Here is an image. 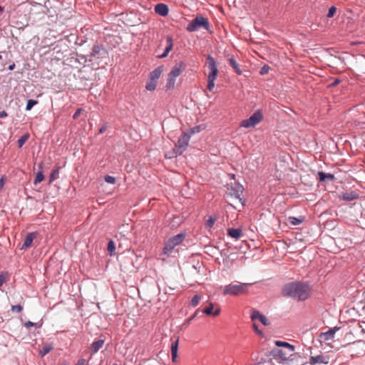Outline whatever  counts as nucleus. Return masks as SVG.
I'll return each mask as SVG.
<instances>
[{
  "label": "nucleus",
  "mask_w": 365,
  "mask_h": 365,
  "mask_svg": "<svg viewBox=\"0 0 365 365\" xmlns=\"http://www.w3.org/2000/svg\"><path fill=\"white\" fill-rule=\"evenodd\" d=\"M282 295L297 302H304L312 294V287L309 282L294 280L286 283L282 288Z\"/></svg>",
  "instance_id": "obj_1"
},
{
  "label": "nucleus",
  "mask_w": 365,
  "mask_h": 365,
  "mask_svg": "<svg viewBox=\"0 0 365 365\" xmlns=\"http://www.w3.org/2000/svg\"><path fill=\"white\" fill-rule=\"evenodd\" d=\"M255 284V282L252 283H243L238 282L237 284L230 283L224 287L223 289V295H231V296H237L240 294H246L249 292V288Z\"/></svg>",
  "instance_id": "obj_2"
},
{
  "label": "nucleus",
  "mask_w": 365,
  "mask_h": 365,
  "mask_svg": "<svg viewBox=\"0 0 365 365\" xmlns=\"http://www.w3.org/2000/svg\"><path fill=\"white\" fill-rule=\"evenodd\" d=\"M190 137L185 131L182 132L178 138V141L175 143V148L170 152L168 158L181 155L186 150L189 145ZM168 158V156H166Z\"/></svg>",
  "instance_id": "obj_3"
},
{
  "label": "nucleus",
  "mask_w": 365,
  "mask_h": 365,
  "mask_svg": "<svg viewBox=\"0 0 365 365\" xmlns=\"http://www.w3.org/2000/svg\"><path fill=\"white\" fill-rule=\"evenodd\" d=\"M203 28L207 31L210 29V23L207 19L202 16H197L194 18L187 26L186 29L189 32H193Z\"/></svg>",
  "instance_id": "obj_4"
},
{
  "label": "nucleus",
  "mask_w": 365,
  "mask_h": 365,
  "mask_svg": "<svg viewBox=\"0 0 365 365\" xmlns=\"http://www.w3.org/2000/svg\"><path fill=\"white\" fill-rule=\"evenodd\" d=\"M263 119V113L261 109H257L248 118L243 120L240 125L245 128H254Z\"/></svg>",
  "instance_id": "obj_5"
},
{
  "label": "nucleus",
  "mask_w": 365,
  "mask_h": 365,
  "mask_svg": "<svg viewBox=\"0 0 365 365\" xmlns=\"http://www.w3.org/2000/svg\"><path fill=\"white\" fill-rule=\"evenodd\" d=\"M227 189L229 195L238 199L241 202L242 205L245 206V202L241 197L244 191V187L242 184L236 182H230L227 184Z\"/></svg>",
  "instance_id": "obj_6"
},
{
  "label": "nucleus",
  "mask_w": 365,
  "mask_h": 365,
  "mask_svg": "<svg viewBox=\"0 0 365 365\" xmlns=\"http://www.w3.org/2000/svg\"><path fill=\"white\" fill-rule=\"evenodd\" d=\"M206 63L210 70L207 77L217 78L219 73L217 68V63L215 58L211 55L208 54L206 57Z\"/></svg>",
  "instance_id": "obj_7"
},
{
  "label": "nucleus",
  "mask_w": 365,
  "mask_h": 365,
  "mask_svg": "<svg viewBox=\"0 0 365 365\" xmlns=\"http://www.w3.org/2000/svg\"><path fill=\"white\" fill-rule=\"evenodd\" d=\"M186 64L184 61H180L178 62L171 69L168 73V76L176 79L185 69Z\"/></svg>",
  "instance_id": "obj_8"
},
{
  "label": "nucleus",
  "mask_w": 365,
  "mask_h": 365,
  "mask_svg": "<svg viewBox=\"0 0 365 365\" xmlns=\"http://www.w3.org/2000/svg\"><path fill=\"white\" fill-rule=\"evenodd\" d=\"M106 58L108 57L107 50L101 45L93 46V58Z\"/></svg>",
  "instance_id": "obj_9"
},
{
  "label": "nucleus",
  "mask_w": 365,
  "mask_h": 365,
  "mask_svg": "<svg viewBox=\"0 0 365 365\" xmlns=\"http://www.w3.org/2000/svg\"><path fill=\"white\" fill-rule=\"evenodd\" d=\"M329 362V357L324 354H319L317 356H312L309 359V364L311 365L317 364H327Z\"/></svg>",
  "instance_id": "obj_10"
},
{
  "label": "nucleus",
  "mask_w": 365,
  "mask_h": 365,
  "mask_svg": "<svg viewBox=\"0 0 365 365\" xmlns=\"http://www.w3.org/2000/svg\"><path fill=\"white\" fill-rule=\"evenodd\" d=\"M173 48V38L172 36H166V46L162 54H160L157 56L158 58H166L169 53L172 51Z\"/></svg>",
  "instance_id": "obj_11"
},
{
  "label": "nucleus",
  "mask_w": 365,
  "mask_h": 365,
  "mask_svg": "<svg viewBox=\"0 0 365 365\" xmlns=\"http://www.w3.org/2000/svg\"><path fill=\"white\" fill-rule=\"evenodd\" d=\"M155 12L161 16H166L169 13V7L167 4L163 3H158L154 7Z\"/></svg>",
  "instance_id": "obj_12"
},
{
  "label": "nucleus",
  "mask_w": 365,
  "mask_h": 365,
  "mask_svg": "<svg viewBox=\"0 0 365 365\" xmlns=\"http://www.w3.org/2000/svg\"><path fill=\"white\" fill-rule=\"evenodd\" d=\"M269 355L274 358H280L283 361H288L291 360L289 357L285 356L283 351L279 348L272 349L269 352Z\"/></svg>",
  "instance_id": "obj_13"
},
{
  "label": "nucleus",
  "mask_w": 365,
  "mask_h": 365,
  "mask_svg": "<svg viewBox=\"0 0 365 365\" xmlns=\"http://www.w3.org/2000/svg\"><path fill=\"white\" fill-rule=\"evenodd\" d=\"M359 197V195L356 191L343 192L340 196L341 200L346 202H350L356 200Z\"/></svg>",
  "instance_id": "obj_14"
},
{
  "label": "nucleus",
  "mask_w": 365,
  "mask_h": 365,
  "mask_svg": "<svg viewBox=\"0 0 365 365\" xmlns=\"http://www.w3.org/2000/svg\"><path fill=\"white\" fill-rule=\"evenodd\" d=\"M227 235L235 240H239L243 235L242 230L240 227L233 228L230 227L227 229Z\"/></svg>",
  "instance_id": "obj_15"
},
{
  "label": "nucleus",
  "mask_w": 365,
  "mask_h": 365,
  "mask_svg": "<svg viewBox=\"0 0 365 365\" xmlns=\"http://www.w3.org/2000/svg\"><path fill=\"white\" fill-rule=\"evenodd\" d=\"M318 178L319 182H324L327 180L332 181L335 179V176L332 173H325L324 171H318Z\"/></svg>",
  "instance_id": "obj_16"
},
{
  "label": "nucleus",
  "mask_w": 365,
  "mask_h": 365,
  "mask_svg": "<svg viewBox=\"0 0 365 365\" xmlns=\"http://www.w3.org/2000/svg\"><path fill=\"white\" fill-rule=\"evenodd\" d=\"M36 232L29 233L26 235L21 249H27L30 247L32 245L34 240L36 237Z\"/></svg>",
  "instance_id": "obj_17"
},
{
  "label": "nucleus",
  "mask_w": 365,
  "mask_h": 365,
  "mask_svg": "<svg viewBox=\"0 0 365 365\" xmlns=\"http://www.w3.org/2000/svg\"><path fill=\"white\" fill-rule=\"evenodd\" d=\"M163 69L164 66L163 65L158 66L157 68H155L153 71L150 73L149 78L158 81L161 73L163 71Z\"/></svg>",
  "instance_id": "obj_18"
},
{
  "label": "nucleus",
  "mask_w": 365,
  "mask_h": 365,
  "mask_svg": "<svg viewBox=\"0 0 365 365\" xmlns=\"http://www.w3.org/2000/svg\"><path fill=\"white\" fill-rule=\"evenodd\" d=\"M175 247L176 245L169 238L165 242V245L163 249V254L169 255L173 252Z\"/></svg>",
  "instance_id": "obj_19"
},
{
  "label": "nucleus",
  "mask_w": 365,
  "mask_h": 365,
  "mask_svg": "<svg viewBox=\"0 0 365 365\" xmlns=\"http://www.w3.org/2000/svg\"><path fill=\"white\" fill-rule=\"evenodd\" d=\"M178 344H179V340L176 339L173 341H172L171 344V356H172V361L173 362H175L177 361L178 358Z\"/></svg>",
  "instance_id": "obj_20"
},
{
  "label": "nucleus",
  "mask_w": 365,
  "mask_h": 365,
  "mask_svg": "<svg viewBox=\"0 0 365 365\" xmlns=\"http://www.w3.org/2000/svg\"><path fill=\"white\" fill-rule=\"evenodd\" d=\"M228 62H229L230 66L235 70V72L237 75H242V71L240 69L239 64L237 63V61L233 56H232L228 59Z\"/></svg>",
  "instance_id": "obj_21"
},
{
  "label": "nucleus",
  "mask_w": 365,
  "mask_h": 365,
  "mask_svg": "<svg viewBox=\"0 0 365 365\" xmlns=\"http://www.w3.org/2000/svg\"><path fill=\"white\" fill-rule=\"evenodd\" d=\"M206 128L205 125L204 124H200L195 125L188 130H187L185 132L189 134L190 137L191 138V135L195 133H198L203 130Z\"/></svg>",
  "instance_id": "obj_22"
},
{
  "label": "nucleus",
  "mask_w": 365,
  "mask_h": 365,
  "mask_svg": "<svg viewBox=\"0 0 365 365\" xmlns=\"http://www.w3.org/2000/svg\"><path fill=\"white\" fill-rule=\"evenodd\" d=\"M274 344L277 347H284L287 349L290 352L294 351L295 346L287 341H280V340H275Z\"/></svg>",
  "instance_id": "obj_23"
},
{
  "label": "nucleus",
  "mask_w": 365,
  "mask_h": 365,
  "mask_svg": "<svg viewBox=\"0 0 365 365\" xmlns=\"http://www.w3.org/2000/svg\"><path fill=\"white\" fill-rule=\"evenodd\" d=\"M185 233L181 232L171 237L170 239L176 245V246L180 245L185 239Z\"/></svg>",
  "instance_id": "obj_24"
},
{
  "label": "nucleus",
  "mask_w": 365,
  "mask_h": 365,
  "mask_svg": "<svg viewBox=\"0 0 365 365\" xmlns=\"http://www.w3.org/2000/svg\"><path fill=\"white\" fill-rule=\"evenodd\" d=\"M304 216L299 217H293L290 216L288 217L287 220L291 225L296 226L302 224L304 221Z\"/></svg>",
  "instance_id": "obj_25"
},
{
  "label": "nucleus",
  "mask_w": 365,
  "mask_h": 365,
  "mask_svg": "<svg viewBox=\"0 0 365 365\" xmlns=\"http://www.w3.org/2000/svg\"><path fill=\"white\" fill-rule=\"evenodd\" d=\"M104 343V339H98L93 341V355L103 347Z\"/></svg>",
  "instance_id": "obj_26"
},
{
  "label": "nucleus",
  "mask_w": 365,
  "mask_h": 365,
  "mask_svg": "<svg viewBox=\"0 0 365 365\" xmlns=\"http://www.w3.org/2000/svg\"><path fill=\"white\" fill-rule=\"evenodd\" d=\"M334 333L333 332V331L331 329V328L325 331V332H322L319 335V336L321 338H322L324 341H328V340H331L334 338Z\"/></svg>",
  "instance_id": "obj_27"
},
{
  "label": "nucleus",
  "mask_w": 365,
  "mask_h": 365,
  "mask_svg": "<svg viewBox=\"0 0 365 365\" xmlns=\"http://www.w3.org/2000/svg\"><path fill=\"white\" fill-rule=\"evenodd\" d=\"M53 346L51 344H46L43 346L42 349L39 351V354L41 356H44L47 354H48L52 349Z\"/></svg>",
  "instance_id": "obj_28"
},
{
  "label": "nucleus",
  "mask_w": 365,
  "mask_h": 365,
  "mask_svg": "<svg viewBox=\"0 0 365 365\" xmlns=\"http://www.w3.org/2000/svg\"><path fill=\"white\" fill-rule=\"evenodd\" d=\"M158 81L148 79L145 84V89L148 91H153L156 89Z\"/></svg>",
  "instance_id": "obj_29"
},
{
  "label": "nucleus",
  "mask_w": 365,
  "mask_h": 365,
  "mask_svg": "<svg viewBox=\"0 0 365 365\" xmlns=\"http://www.w3.org/2000/svg\"><path fill=\"white\" fill-rule=\"evenodd\" d=\"M107 250L108 255L111 257L115 255V244L113 240H109L107 245Z\"/></svg>",
  "instance_id": "obj_30"
},
{
  "label": "nucleus",
  "mask_w": 365,
  "mask_h": 365,
  "mask_svg": "<svg viewBox=\"0 0 365 365\" xmlns=\"http://www.w3.org/2000/svg\"><path fill=\"white\" fill-rule=\"evenodd\" d=\"M175 79L168 76L167 83L165 86V91L172 90L175 87Z\"/></svg>",
  "instance_id": "obj_31"
},
{
  "label": "nucleus",
  "mask_w": 365,
  "mask_h": 365,
  "mask_svg": "<svg viewBox=\"0 0 365 365\" xmlns=\"http://www.w3.org/2000/svg\"><path fill=\"white\" fill-rule=\"evenodd\" d=\"M217 78L207 77V89L212 92L215 88V82Z\"/></svg>",
  "instance_id": "obj_32"
},
{
  "label": "nucleus",
  "mask_w": 365,
  "mask_h": 365,
  "mask_svg": "<svg viewBox=\"0 0 365 365\" xmlns=\"http://www.w3.org/2000/svg\"><path fill=\"white\" fill-rule=\"evenodd\" d=\"M213 309H214V305L212 303H210L207 307L202 309V315L206 314V315L213 316Z\"/></svg>",
  "instance_id": "obj_33"
},
{
  "label": "nucleus",
  "mask_w": 365,
  "mask_h": 365,
  "mask_svg": "<svg viewBox=\"0 0 365 365\" xmlns=\"http://www.w3.org/2000/svg\"><path fill=\"white\" fill-rule=\"evenodd\" d=\"M200 299V295H198V294L194 295L190 302V306L192 307H195L199 304Z\"/></svg>",
  "instance_id": "obj_34"
},
{
  "label": "nucleus",
  "mask_w": 365,
  "mask_h": 365,
  "mask_svg": "<svg viewBox=\"0 0 365 365\" xmlns=\"http://www.w3.org/2000/svg\"><path fill=\"white\" fill-rule=\"evenodd\" d=\"M43 180H44V175L43 174V172L39 171L36 175V178H35L34 183V185H37V184L40 183L41 182H42Z\"/></svg>",
  "instance_id": "obj_35"
},
{
  "label": "nucleus",
  "mask_w": 365,
  "mask_h": 365,
  "mask_svg": "<svg viewBox=\"0 0 365 365\" xmlns=\"http://www.w3.org/2000/svg\"><path fill=\"white\" fill-rule=\"evenodd\" d=\"M29 134H25L24 135H22L19 140H18V146L19 148H21L24 144L27 141V140L29 139Z\"/></svg>",
  "instance_id": "obj_36"
},
{
  "label": "nucleus",
  "mask_w": 365,
  "mask_h": 365,
  "mask_svg": "<svg viewBox=\"0 0 365 365\" xmlns=\"http://www.w3.org/2000/svg\"><path fill=\"white\" fill-rule=\"evenodd\" d=\"M262 314H261L258 310L253 309L251 312V319L252 320H259L260 317H262Z\"/></svg>",
  "instance_id": "obj_37"
},
{
  "label": "nucleus",
  "mask_w": 365,
  "mask_h": 365,
  "mask_svg": "<svg viewBox=\"0 0 365 365\" xmlns=\"http://www.w3.org/2000/svg\"><path fill=\"white\" fill-rule=\"evenodd\" d=\"M106 182L110 185H114L116 182V178L113 176L106 175L103 177Z\"/></svg>",
  "instance_id": "obj_38"
},
{
  "label": "nucleus",
  "mask_w": 365,
  "mask_h": 365,
  "mask_svg": "<svg viewBox=\"0 0 365 365\" xmlns=\"http://www.w3.org/2000/svg\"><path fill=\"white\" fill-rule=\"evenodd\" d=\"M336 11H337L336 7L335 6H331V7H329V9L328 10V12L327 14V17L329 19L334 17V15L336 14Z\"/></svg>",
  "instance_id": "obj_39"
},
{
  "label": "nucleus",
  "mask_w": 365,
  "mask_h": 365,
  "mask_svg": "<svg viewBox=\"0 0 365 365\" xmlns=\"http://www.w3.org/2000/svg\"><path fill=\"white\" fill-rule=\"evenodd\" d=\"M215 222V218L214 217L210 216L205 222V227L210 229L213 227Z\"/></svg>",
  "instance_id": "obj_40"
},
{
  "label": "nucleus",
  "mask_w": 365,
  "mask_h": 365,
  "mask_svg": "<svg viewBox=\"0 0 365 365\" xmlns=\"http://www.w3.org/2000/svg\"><path fill=\"white\" fill-rule=\"evenodd\" d=\"M269 70H270V66L267 64H264V66H262L261 67L260 71H259V74L262 76H264V75L268 73Z\"/></svg>",
  "instance_id": "obj_41"
},
{
  "label": "nucleus",
  "mask_w": 365,
  "mask_h": 365,
  "mask_svg": "<svg viewBox=\"0 0 365 365\" xmlns=\"http://www.w3.org/2000/svg\"><path fill=\"white\" fill-rule=\"evenodd\" d=\"M36 104H37V101L35 100H29L27 101L26 109L27 110H30Z\"/></svg>",
  "instance_id": "obj_42"
},
{
  "label": "nucleus",
  "mask_w": 365,
  "mask_h": 365,
  "mask_svg": "<svg viewBox=\"0 0 365 365\" xmlns=\"http://www.w3.org/2000/svg\"><path fill=\"white\" fill-rule=\"evenodd\" d=\"M264 326H268L269 324V322L267 318L262 314L259 320Z\"/></svg>",
  "instance_id": "obj_43"
},
{
  "label": "nucleus",
  "mask_w": 365,
  "mask_h": 365,
  "mask_svg": "<svg viewBox=\"0 0 365 365\" xmlns=\"http://www.w3.org/2000/svg\"><path fill=\"white\" fill-rule=\"evenodd\" d=\"M341 79L340 78H335L334 80V81L332 83H331L329 86H328V88H331V87H335L338 84H339L341 83Z\"/></svg>",
  "instance_id": "obj_44"
},
{
  "label": "nucleus",
  "mask_w": 365,
  "mask_h": 365,
  "mask_svg": "<svg viewBox=\"0 0 365 365\" xmlns=\"http://www.w3.org/2000/svg\"><path fill=\"white\" fill-rule=\"evenodd\" d=\"M22 309H23V308L21 305H12L11 306L12 312H21L22 311Z\"/></svg>",
  "instance_id": "obj_45"
},
{
  "label": "nucleus",
  "mask_w": 365,
  "mask_h": 365,
  "mask_svg": "<svg viewBox=\"0 0 365 365\" xmlns=\"http://www.w3.org/2000/svg\"><path fill=\"white\" fill-rule=\"evenodd\" d=\"M252 327H253L254 331H255L256 334H257L259 335L262 334V331L259 329V327L257 324L254 323Z\"/></svg>",
  "instance_id": "obj_46"
},
{
  "label": "nucleus",
  "mask_w": 365,
  "mask_h": 365,
  "mask_svg": "<svg viewBox=\"0 0 365 365\" xmlns=\"http://www.w3.org/2000/svg\"><path fill=\"white\" fill-rule=\"evenodd\" d=\"M194 317L191 316L190 317L187 318L185 322L183 323V325L184 326H187L190 322L191 321H192L194 319Z\"/></svg>",
  "instance_id": "obj_47"
},
{
  "label": "nucleus",
  "mask_w": 365,
  "mask_h": 365,
  "mask_svg": "<svg viewBox=\"0 0 365 365\" xmlns=\"http://www.w3.org/2000/svg\"><path fill=\"white\" fill-rule=\"evenodd\" d=\"M81 111H82V109H81V108H78V109H77V110H76V113H74V115H73V118L74 119H76V118L80 115V114H81Z\"/></svg>",
  "instance_id": "obj_48"
},
{
  "label": "nucleus",
  "mask_w": 365,
  "mask_h": 365,
  "mask_svg": "<svg viewBox=\"0 0 365 365\" xmlns=\"http://www.w3.org/2000/svg\"><path fill=\"white\" fill-rule=\"evenodd\" d=\"M76 365H88V361L85 359H81Z\"/></svg>",
  "instance_id": "obj_49"
},
{
  "label": "nucleus",
  "mask_w": 365,
  "mask_h": 365,
  "mask_svg": "<svg viewBox=\"0 0 365 365\" xmlns=\"http://www.w3.org/2000/svg\"><path fill=\"white\" fill-rule=\"evenodd\" d=\"M202 310H201L200 309H197L195 310V312H194V314L192 316L194 317V318H196L198 317L199 314H202Z\"/></svg>",
  "instance_id": "obj_50"
},
{
  "label": "nucleus",
  "mask_w": 365,
  "mask_h": 365,
  "mask_svg": "<svg viewBox=\"0 0 365 365\" xmlns=\"http://www.w3.org/2000/svg\"><path fill=\"white\" fill-rule=\"evenodd\" d=\"M56 178V170H53L50 175V182H52Z\"/></svg>",
  "instance_id": "obj_51"
},
{
  "label": "nucleus",
  "mask_w": 365,
  "mask_h": 365,
  "mask_svg": "<svg viewBox=\"0 0 365 365\" xmlns=\"http://www.w3.org/2000/svg\"><path fill=\"white\" fill-rule=\"evenodd\" d=\"M5 184V177H1L0 179V190H1Z\"/></svg>",
  "instance_id": "obj_52"
},
{
  "label": "nucleus",
  "mask_w": 365,
  "mask_h": 365,
  "mask_svg": "<svg viewBox=\"0 0 365 365\" xmlns=\"http://www.w3.org/2000/svg\"><path fill=\"white\" fill-rule=\"evenodd\" d=\"M35 324H34V322L29 321V322H26V323L24 324V326H25L26 328H29V327H32V326H34Z\"/></svg>",
  "instance_id": "obj_53"
},
{
  "label": "nucleus",
  "mask_w": 365,
  "mask_h": 365,
  "mask_svg": "<svg viewBox=\"0 0 365 365\" xmlns=\"http://www.w3.org/2000/svg\"><path fill=\"white\" fill-rule=\"evenodd\" d=\"M106 126L105 125H103L102 127H101V128H99V130H98V133H99V134H101V133H104V132H105V130H106Z\"/></svg>",
  "instance_id": "obj_54"
},
{
  "label": "nucleus",
  "mask_w": 365,
  "mask_h": 365,
  "mask_svg": "<svg viewBox=\"0 0 365 365\" xmlns=\"http://www.w3.org/2000/svg\"><path fill=\"white\" fill-rule=\"evenodd\" d=\"M8 115L7 113L4 110L0 111V118H5Z\"/></svg>",
  "instance_id": "obj_55"
},
{
  "label": "nucleus",
  "mask_w": 365,
  "mask_h": 365,
  "mask_svg": "<svg viewBox=\"0 0 365 365\" xmlns=\"http://www.w3.org/2000/svg\"><path fill=\"white\" fill-rule=\"evenodd\" d=\"M5 282V277L3 274H0V287L3 284V283Z\"/></svg>",
  "instance_id": "obj_56"
},
{
  "label": "nucleus",
  "mask_w": 365,
  "mask_h": 365,
  "mask_svg": "<svg viewBox=\"0 0 365 365\" xmlns=\"http://www.w3.org/2000/svg\"><path fill=\"white\" fill-rule=\"evenodd\" d=\"M341 329L340 327H334L332 328H331V329L333 331V332L335 334L337 331H339V329Z\"/></svg>",
  "instance_id": "obj_57"
},
{
  "label": "nucleus",
  "mask_w": 365,
  "mask_h": 365,
  "mask_svg": "<svg viewBox=\"0 0 365 365\" xmlns=\"http://www.w3.org/2000/svg\"><path fill=\"white\" fill-rule=\"evenodd\" d=\"M220 313V309H215V311H213V317H216V316L219 315Z\"/></svg>",
  "instance_id": "obj_58"
},
{
  "label": "nucleus",
  "mask_w": 365,
  "mask_h": 365,
  "mask_svg": "<svg viewBox=\"0 0 365 365\" xmlns=\"http://www.w3.org/2000/svg\"><path fill=\"white\" fill-rule=\"evenodd\" d=\"M192 267L197 270L198 272H200V266H198V264L193 265Z\"/></svg>",
  "instance_id": "obj_59"
},
{
  "label": "nucleus",
  "mask_w": 365,
  "mask_h": 365,
  "mask_svg": "<svg viewBox=\"0 0 365 365\" xmlns=\"http://www.w3.org/2000/svg\"><path fill=\"white\" fill-rule=\"evenodd\" d=\"M14 68H15V64H14V63H13L12 65H10V66H9V69L10 71L14 70Z\"/></svg>",
  "instance_id": "obj_60"
},
{
  "label": "nucleus",
  "mask_w": 365,
  "mask_h": 365,
  "mask_svg": "<svg viewBox=\"0 0 365 365\" xmlns=\"http://www.w3.org/2000/svg\"><path fill=\"white\" fill-rule=\"evenodd\" d=\"M61 365H68V364L67 362H63Z\"/></svg>",
  "instance_id": "obj_61"
},
{
  "label": "nucleus",
  "mask_w": 365,
  "mask_h": 365,
  "mask_svg": "<svg viewBox=\"0 0 365 365\" xmlns=\"http://www.w3.org/2000/svg\"><path fill=\"white\" fill-rule=\"evenodd\" d=\"M4 11V8L2 6H0V12L3 11Z\"/></svg>",
  "instance_id": "obj_62"
},
{
  "label": "nucleus",
  "mask_w": 365,
  "mask_h": 365,
  "mask_svg": "<svg viewBox=\"0 0 365 365\" xmlns=\"http://www.w3.org/2000/svg\"><path fill=\"white\" fill-rule=\"evenodd\" d=\"M96 307H98V309H100L99 303H96Z\"/></svg>",
  "instance_id": "obj_63"
},
{
  "label": "nucleus",
  "mask_w": 365,
  "mask_h": 365,
  "mask_svg": "<svg viewBox=\"0 0 365 365\" xmlns=\"http://www.w3.org/2000/svg\"><path fill=\"white\" fill-rule=\"evenodd\" d=\"M112 365H118V364H116V363H114V364H113Z\"/></svg>",
  "instance_id": "obj_64"
}]
</instances>
